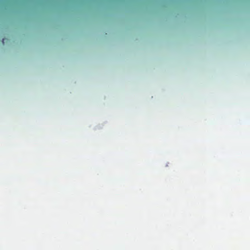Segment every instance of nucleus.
<instances>
[{
	"instance_id": "f257e3e1",
	"label": "nucleus",
	"mask_w": 250,
	"mask_h": 250,
	"mask_svg": "<svg viewBox=\"0 0 250 250\" xmlns=\"http://www.w3.org/2000/svg\"><path fill=\"white\" fill-rule=\"evenodd\" d=\"M4 39H2V42H3V43H4Z\"/></svg>"
}]
</instances>
